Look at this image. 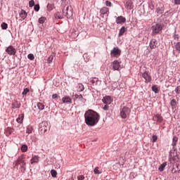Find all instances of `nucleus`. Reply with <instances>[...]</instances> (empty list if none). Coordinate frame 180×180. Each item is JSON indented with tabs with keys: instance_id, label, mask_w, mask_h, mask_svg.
Segmentation results:
<instances>
[{
	"instance_id": "nucleus-1",
	"label": "nucleus",
	"mask_w": 180,
	"mask_h": 180,
	"mask_svg": "<svg viewBox=\"0 0 180 180\" xmlns=\"http://www.w3.org/2000/svg\"><path fill=\"white\" fill-rule=\"evenodd\" d=\"M85 123L87 126H95L98 124V122H99V119H101V116L98 112L89 110L84 113Z\"/></svg>"
},
{
	"instance_id": "nucleus-2",
	"label": "nucleus",
	"mask_w": 180,
	"mask_h": 180,
	"mask_svg": "<svg viewBox=\"0 0 180 180\" xmlns=\"http://www.w3.org/2000/svg\"><path fill=\"white\" fill-rule=\"evenodd\" d=\"M72 7L71 6H65L63 8V14L61 12L58 11L54 14L55 19H63L64 16H66L68 19L72 18Z\"/></svg>"
},
{
	"instance_id": "nucleus-3",
	"label": "nucleus",
	"mask_w": 180,
	"mask_h": 180,
	"mask_svg": "<svg viewBox=\"0 0 180 180\" xmlns=\"http://www.w3.org/2000/svg\"><path fill=\"white\" fill-rule=\"evenodd\" d=\"M121 54H122V51L117 46L114 47L112 50H111L110 51V56L112 58L115 57V58H119Z\"/></svg>"
},
{
	"instance_id": "nucleus-4",
	"label": "nucleus",
	"mask_w": 180,
	"mask_h": 180,
	"mask_svg": "<svg viewBox=\"0 0 180 180\" xmlns=\"http://www.w3.org/2000/svg\"><path fill=\"white\" fill-rule=\"evenodd\" d=\"M129 115H130V108H129V107L124 106L120 110V116L122 119H126Z\"/></svg>"
},
{
	"instance_id": "nucleus-5",
	"label": "nucleus",
	"mask_w": 180,
	"mask_h": 180,
	"mask_svg": "<svg viewBox=\"0 0 180 180\" xmlns=\"http://www.w3.org/2000/svg\"><path fill=\"white\" fill-rule=\"evenodd\" d=\"M151 30H152V34H153V35L158 34V33H160V32H162V26L160 24H156V25L152 26Z\"/></svg>"
},
{
	"instance_id": "nucleus-6",
	"label": "nucleus",
	"mask_w": 180,
	"mask_h": 180,
	"mask_svg": "<svg viewBox=\"0 0 180 180\" xmlns=\"http://www.w3.org/2000/svg\"><path fill=\"white\" fill-rule=\"evenodd\" d=\"M47 126H49V124L46 122H42L39 124V131L41 133V134H44V133L47 131V129H49Z\"/></svg>"
},
{
	"instance_id": "nucleus-7",
	"label": "nucleus",
	"mask_w": 180,
	"mask_h": 180,
	"mask_svg": "<svg viewBox=\"0 0 180 180\" xmlns=\"http://www.w3.org/2000/svg\"><path fill=\"white\" fill-rule=\"evenodd\" d=\"M6 53H7L8 56H15V54H16V49L11 45L6 49Z\"/></svg>"
},
{
	"instance_id": "nucleus-8",
	"label": "nucleus",
	"mask_w": 180,
	"mask_h": 180,
	"mask_svg": "<svg viewBox=\"0 0 180 180\" xmlns=\"http://www.w3.org/2000/svg\"><path fill=\"white\" fill-rule=\"evenodd\" d=\"M153 120L154 122H156L158 124H160V123L164 122V117L160 114H156L153 116Z\"/></svg>"
},
{
	"instance_id": "nucleus-9",
	"label": "nucleus",
	"mask_w": 180,
	"mask_h": 180,
	"mask_svg": "<svg viewBox=\"0 0 180 180\" xmlns=\"http://www.w3.org/2000/svg\"><path fill=\"white\" fill-rule=\"evenodd\" d=\"M142 77L144 78L146 83L148 84V82H151V76L148 75V72L146 71L143 73H142Z\"/></svg>"
},
{
	"instance_id": "nucleus-10",
	"label": "nucleus",
	"mask_w": 180,
	"mask_h": 180,
	"mask_svg": "<svg viewBox=\"0 0 180 180\" xmlns=\"http://www.w3.org/2000/svg\"><path fill=\"white\" fill-rule=\"evenodd\" d=\"M149 46H150V49H157V47H158V46L160 45L158 44V41H157V39H153L150 40Z\"/></svg>"
},
{
	"instance_id": "nucleus-11",
	"label": "nucleus",
	"mask_w": 180,
	"mask_h": 180,
	"mask_svg": "<svg viewBox=\"0 0 180 180\" xmlns=\"http://www.w3.org/2000/svg\"><path fill=\"white\" fill-rule=\"evenodd\" d=\"M112 70L114 71H119V68H120V62L119 60H115L112 63Z\"/></svg>"
},
{
	"instance_id": "nucleus-12",
	"label": "nucleus",
	"mask_w": 180,
	"mask_h": 180,
	"mask_svg": "<svg viewBox=\"0 0 180 180\" xmlns=\"http://www.w3.org/2000/svg\"><path fill=\"white\" fill-rule=\"evenodd\" d=\"M115 22L117 25H123V23H126V18L120 15L116 18Z\"/></svg>"
},
{
	"instance_id": "nucleus-13",
	"label": "nucleus",
	"mask_w": 180,
	"mask_h": 180,
	"mask_svg": "<svg viewBox=\"0 0 180 180\" xmlns=\"http://www.w3.org/2000/svg\"><path fill=\"white\" fill-rule=\"evenodd\" d=\"M25 158H26V156L22 155H20L18 160L15 162V165H20V164H22V162H26V160H25Z\"/></svg>"
},
{
	"instance_id": "nucleus-14",
	"label": "nucleus",
	"mask_w": 180,
	"mask_h": 180,
	"mask_svg": "<svg viewBox=\"0 0 180 180\" xmlns=\"http://www.w3.org/2000/svg\"><path fill=\"white\" fill-rule=\"evenodd\" d=\"M63 103H66L67 105H70V103H72V100L71 99V97L68 96H65L62 98Z\"/></svg>"
},
{
	"instance_id": "nucleus-15",
	"label": "nucleus",
	"mask_w": 180,
	"mask_h": 180,
	"mask_svg": "<svg viewBox=\"0 0 180 180\" xmlns=\"http://www.w3.org/2000/svg\"><path fill=\"white\" fill-rule=\"evenodd\" d=\"M103 102L105 105H110V103H112V98L110 97V96H106L103 97Z\"/></svg>"
},
{
	"instance_id": "nucleus-16",
	"label": "nucleus",
	"mask_w": 180,
	"mask_h": 180,
	"mask_svg": "<svg viewBox=\"0 0 180 180\" xmlns=\"http://www.w3.org/2000/svg\"><path fill=\"white\" fill-rule=\"evenodd\" d=\"M13 131H15V129L12 127H7L5 130V134L7 137H9L12 134Z\"/></svg>"
},
{
	"instance_id": "nucleus-17",
	"label": "nucleus",
	"mask_w": 180,
	"mask_h": 180,
	"mask_svg": "<svg viewBox=\"0 0 180 180\" xmlns=\"http://www.w3.org/2000/svg\"><path fill=\"white\" fill-rule=\"evenodd\" d=\"M124 6L126 9L131 11V9L133 8V2L131 0L127 1V2L124 4Z\"/></svg>"
},
{
	"instance_id": "nucleus-18",
	"label": "nucleus",
	"mask_w": 180,
	"mask_h": 180,
	"mask_svg": "<svg viewBox=\"0 0 180 180\" xmlns=\"http://www.w3.org/2000/svg\"><path fill=\"white\" fill-rule=\"evenodd\" d=\"M73 99L74 101L78 100L82 102V101H84V98L82 94H75V95H73Z\"/></svg>"
},
{
	"instance_id": "nucleus-19",
	"label": "nucleus",
	"mask_w": 180,
	"mask_h": 180,
	"mask_svg": "<svg viewBox=\"0 0 180 180\" xmlns=\"http://www.w3.org/2000/svg\"><path fill=\"white\" fill-rule=\"evenodd\" d=\"M19 108H20V103L17 101H14L12 103V109H19Z\"/></svg>"
},
{
	"instance_id": "nucleus-20",
	"label": "nucleus",
	"mask_w": 180,
	"mask_h": 180,
	"mask_svg": "<svg viewBox=\"0 0 180 180\" xmlns=\"http://www.w3.org/2000/svg\"><path fill=\"white\" fill-rule=\"evenodd\" d=\"M156 13H158V15H162V13H164V7L162 6L157 7Z\"/></svg>"
},
{
	"instance_id": "nucleus-21",
	"label": "nucleus",
	"mask_w": 180,
	"mask_h": 180,
	"mask_svg": "<svg viewBox=\"0 0 180 180\" xmlns=\"http://www.w3.org/2000/svg\"><path fill=\"white\" fill-rule=\"evenodd\" d=\"M20 16L21 19L25 20L26 18H27V13H26L25 11L22 10L21 12L20 13Z\"/></svg>"
},
{
	"instance_id": "nucleus-22",
	"label": "nucleus",
	"mask_w": 180,
	"mask_h": 180,
	"mask_svg": "<svg viewBox=\"0 0 180 180\" xmlns=\"http://www.w3.org/2000/svg\"><path fill=\"white\" fill-rule=\"evenodd\" d=\"M23 119H25V115L20 114V115H19L16 121L18 122V123L22 124V123H23Z\"/></svg>"
},
{
	"instance_id": "nucleus-23",
	"label": "nucleus",
	"mask_w": 180,
	"mask_h": 180,
	"mask_svg": "<svg viewBox=\"0 0 180 180\" xmlns=\"http://www.w3.org/2000/svg\"><path fill=\"white\" fill-rule=\"evenodd\" d=\"M31 164H34L39 162V156L38 155H34L32 156L31 160H30Z\"/></svg>"
},
{
	"instance_id": "nucleus-24",
	"label": "nucleus",
	"mask_w": 180,
	"mask_h": 180,
	"mask_svg": "<svg viewBox=\"0 0 180 180\" xmlns=\"http://www.w3.org/2000/svg\"><path fill=\"white\" fill-rule=\"evenodd\" d=\"M108 12H109V8L108 7H103L100 10V13L101 15H106V13H108Z\"/></svg>"
},
{
	"instance_id": "nucleus-25",
	"label": "nucleus",
	"mask_w": 180,
	"mask_h": 180,
	"mask_svg": "<svg viewBox=\"0 0 180 180\" xmlns=\"http://www.w3.org/2000/svg\"><path fill=\"white\" fill-rule=\"evenodd\" d=\"M77 88L78 92H82V91H84V89H85V87H84V84H82L81 83L77 84Z\"/></svg>"
},
{
	"instance_id": "nucleus-26",
	"label": "nucleus",
	"mask_w": 180,
	"mask_h": 180,
	"mask_svg": "<svg viewBox=\"0 0 180 180\" xmlns=\"http://www.w3.org/2000/svg\"><path fill=\"white\" fill-rule=\"evenodd\" d=\"M26 133L27 134H32L33 133V127L32 126H28L26 129Z\"/></svg>"
},
{
	"instance_id": "nucleus-27",
	"label": "nucleus",
	"mask_w": 180,
	"mask_h": 180,
	"mask_svg": "<svg viewBox=\"0 0 180 180\" xmlns=\"http://www.w3.org/2000/svg\"><path fill=\"white\" fill-rule=\"evenodd\" d=\"M177 143H178V137L174 136L172 139V147H175Z\"/></svg>"
},
{
	"instance_id": "nucleus-28",
	"label": "nucleus",
	"mask_w": 180,
	"mask_h": 180,
	"mask_svg": "<svg viewBox=\"0 0 180 180\" xmlns=\"http://www.w3.org/2000/svg\"><path fill=\"white\" fill-rule=\"evenodd\" d=\"M20 169L22 172H24L25 171H26V162L20 163Z\"/></svg>"
},
{
	"instance_id": "nucleus-29",
	"label": "nucleus",
	"mask_w": 180,
	"mask_h": 180,
	"mask_svg": "<svg viewBox=\"0 0 180 180\" xmlns=\"http://www.w3.org/2000/svg\"><path fill=\"white\" fill-rule=\"evenodd\" d=\"M165 167H167V162H163L159 167V171H160V172H162V171H164V169L165 168Z\"/></svg>"
},
{
	"instance_id": "nucleus-30",
	"label": "nucleus",
	"mask_w": 180,
	"mask_h": 180,
	"mask_svg": "<svg viewBox=\"0 0 180 180\" xmlns=\"http://www.w3.org/2000/svg\"><path fill=\"white\" fill-rule=\"evenodd\" d=\"M94 174L96 175H99L100 174H102V169L99 170V167H96L94 169Z\"/></svg>"
},
{
	"instance_id": "nucleus-31",
	"label": "nucleus",
	"mask_w": 180,
	"mask_h": 180,
	"mask_svg": "<svg viewBox=\"0 0 180 180\" xmlns=\"http://www.w3.org/2000/svg\"><path fill=\"white\" fill-rule=\"evenodd\" d=\"M46 20H47V18L46 17H41L40 18H39L38 22L41 25H43V23H44V22H46Z\"/></svg>"
},
{
	"instance_id": "nucleus-32",
	"label": "nucleus",
	"mask_w": 180,
	"mask_h": 180,
	"mask_svg": "<svg viewBox=\"0 0 180 180\" xmlns=\"http://www.w3.org/2000/svg\"><path fill=\"white\" fill-rule=\"evenodd\" d=\"M37 108L39 110H44L45 105L41 103H37Z\"/></svg>"
},
{
	"instance_id": "nucleus-33",
	"label": "nucleus",
	"mask_w": 180,
	"mask_h": 180,
	"mask_svg": "<svg viewBox=\"0 0 180 180\" xmlns=\"http://www.w3.org/2000/svg\"><path fill=\"white\" fill-rule=\"evenodd\" d=\"M124 32H126V27L123 26L120 30L119 36H123V34H124Z\"/></svg>"
},
{
	"instance_id": "nucleus-34",
	"label": "nucleus",
	"mask_w": 180,
	"mask_h": 180,
	"mask_svg": "<svg viewBox=\"0 0 180 180\" xmlns=\"http://www.w3.org/2000/svg\"><path fill=\"white\" fill-rule=\"evenodd\" d=\"M98 81H99V79H98V77H94L92 79H91V83L93 85H96L98 84Z\"/></svg>"
},
{
	"instance_id": "nucleus-35",
	"label": "nucleus",
	"mask_w": 180,
	"mask_h": 180,
	"mask_svg": "<svg viewBox=\"0 0 180 180\" xmlns=\"http://www.w3.org/2000/svg\"><path fill=\"white\" fill-rule=\"evenodd\" d=\"M21 151L22 153H26L27 151V145H22L21 146Z\"/></svg>"
},
{
	"instance_id": "nucleus-36",
	"label": "nucleus",
	"mask_w": 180,
	"mask_h": 180,
	"mask_svg": "<svg viewBox=\"0 0 180 180\" xmlns=\"http://www.w3.org/2000/svg\"><path fill=\"white\" fill-rule=\"evenodd\" d=\"M1 27L3 29V30H6L8 29V24H6V22H3Z\"/></svg>"
},
{
	"instance_id": "nucleus-37",
	"label": "nucleus",
	"mask_w": 180,
	"mask_h": 180,
	"mask_svg": "<svg viewBox=\"0 0 180 180\" xmlns=\"http://www.w3.org/2000/svg\"><path fill=\"white\" fill-rule=\"evenodd\" d=\"M152 91H153V92H155V94H158V86H157V85L153 86Z\"/></svg>"
},
{
	"instance_id": "nucleus-38",
	"label": "nucleus",
	"mask_w": 180,
	"mask_h": 180,
	"mask_svg": "<svg viewBox=\"0 0 180 180\" xmlns=\"http://www.w3.org/2000/svg\"><path fill=\"white\" fill-rule=\"evenodd\" d=\"M30 89H29L28 88L24 89V91H22V95L23 96L27 95V94H28V92H30Z\"/></svg>"
},
{
	"instance_id": "nucleus-39",
	"label": "nucleus",
	"mask_w": 180,
	"mask_h": 180,
	"mask_svg": "<svg viewBox=\"0 0 180 180\" xmlns=\"http://www.w3.org/2000/svg\"><path fill=\"white\" fill-rule=\"evenodd\" d=\"M170 105L171 106H172L173 108H175V106H176V100L175 99H172L170 102Z\"/></svg>"
},
{
	"instance_id": "nucleus-40",
	"label": "nucleus",
	"mask_w": 180,
	"mask_h": 180,
	"mask_svg": "<svg viewBox=\"0 0 180 180\" xmlns=\"http://www.w3.org/2000/svg\"><path fill=\"white\" fill-rule=\"evenodd\" d=\"M51 175L53 176V178H56V176H57V171L52 169L51 171Z\"/></svg>"
},
{
	"instance_id": "nucleus-41",
	"label": "nucleus",
	"mask_w": 180,
	"mask_h": 180,
	"mask_svg": "<svg viewBox=\"0 0 180 180\" xmlns=\"http://www.w3.org/2000/svg\"><path fill=\"white\" fill-rule=\"evenodd\" d=\"M54 58V56L51 55L49 56V57L48 58V63L50 64L53 62V60Z\"/></svg>"
},
{
	"instance_id": "nucleus-42",
	"label": "nucleus",
	"mask_w": 180,
	"mask_h": 180,
	"mask_svg": "<svg viewBox=\"0 0 180 180\" xmlns=\"http://www.w3.org/2000/svg\"><path fill=\"white\" fill-rule=\"evenodd\" d=\"M34 10L36 11V12H39V11H40V5L39 4H36L34 7Z\"/></svg>"
},
{
	"instance_id": "nucleus-43",
	"label": "nucleus",
	"mask_w": 180,
	"mask_h": 180,
	"mask_svg": "<svg viewBox=\"0 0 180 180\" xmlns=\"http://www.w3.org/2000/svg\"><path fill=\"white\" fill-rule=\"evenodd\" d=\"M46 8H47V10L49 11V12L53 11V5L52 4H48Z\"/></svg>"
},
{
	"instance_id": "nucleus-44",
	"label": "nucleus",
	"mask_w": 180,
	"mask_h": 180,
	"mask_svg": "<svg viewBox=\"0 0 180 180\" xmlns=\"http://www.w3.org/2000/svg\"><path fill=\"white\" fill-rule=\"evenodd\" d=\"M157 140H158V137L157 136V135H153V136H152L153 143H155V141H157Z\"/></svg>"
},
{
	"instance_id": "nucleus-45",
	"label": "nucleus",
	"mask_w": 180,
	"mask_h": 180,
	"mask_svg": "<svg viewBox=\"0 0 180 180\" xmlns=\"http://www.w3.org/2000/svg\"><path fill=\"white\" fill-rule=\"evenodd\" d=\"M29 6H30V8H33V6H34V0L30 1Z\"/></svg>"
},
{
	"instance_id": "nucleus-46",
	"label": "nucleus",
	"mask_w": 180,
	"mask_h": 180,
	"mask_svg": "<svg viewBox=\"0 0 180 180\" xmlns=\"http://www.w3.org/2000/svg\"><path fill=\"white\" fill-rule=\"evenodd\" d=\"M175 49L177 51H180V42H177L176 44Z\"/></svg>"
},
{
	"instance_id": "nucleus-47",
	"label": "nucleus",
	"mask_w": 180,
	"mask_h": 180,
	"mask_svg": "<svg viewBox=\"0 0 180 180\" xmlns=\"http://www.w3.org/2000/svg\"><path fill=\"white\" fill-rule=\"evenodd\" d=\"M27 58H29V60H34V55L30 53L27 56Z\"/></svg>"
},
{
	"instance_id": "nucleus-48",
	"label": "nucleus",
	"mask_w": 180,
	"mask_h": 180,
	"mask_svg": "<svg viewBox=\"0 0 180 180\" xmlns=\"http://www.w3.org/2000/svg\"><path fill=\"white\" fill-rule=\"evenodd\" d=\"M175 92L176 94H177L178 95L180 94V86H178L176 89H175Z\"/></svg>"
},
{
	"instance_id": "nucleus-49",
	"label": "nucleus",
	"mask_w": 180,
	"mask_h": 180,
	"mask_svg": "<svg viewBox=\"0 0 180 180\" xmlns=\"http://www.w3.org/2000/svg\"><path fill=\"white\" fill-rule=\"evenodd\" d=\"M105 5H106V6H112V2L109 1H106Z\"/></svg>"
},
{
	"instance_id": "nucleus-50",
	"label": "nucleus",
	"mask_w": 180,
	"mask_h": 180,
	"mask_svg": "<svg viewBox=\"0 0 180 180\" xmlns=\"http://www.w3.org/2000/svg\"><path fill=\"white\" fill-rule=\"evenodd\" d=\"M78 180H84L85 179V176H84L83 175H80L77 177Z\"/></svg>"
},
{
	"instance_id": "nucleus-51",
	"label": "nucleus",
	"mask_w": 180,
	"mask_h": 180,
	"mask_svg": "<svg viewBox=\"0 0 180 180\" xmlns=\"http://www.w3.org/2000/svg\"><path fill=\"white\" fill-rule=\"evenodd\" d=\"M174 168L176 169L177 172H179V171H180V165H176V167Z\"/></svg>"
},
{
	"instance_id": "nucleus-52",
	"label": "nucleus",
	"mask_w": 180,
	"mask_h": 180,
	"mask_svg": "<svg viewBox=\"0 0 180 180\" xmlns=\"http://www.w3.org/2000/svg\"><path fill=\"white\" fill-rule=\"evenodd\" d=\"M172 172V174H176V172H178V170H176V169L175 167H173Z\"/></svg>"
},
{
	"instance_id": "nucleus-53",
	"label": "nucleus",
	"mask_w": 180,
	"mask_h": 180,
	"mask_svg": "<svg viewBox=\"0 0 180 180\" xmlns=\"http://www.w3.org/2000/svg\"><path fill=\"white\" fill-rule=\"evenodd\" d=\"M174 4L175 5H180V0H175Z\"/></svg>"
},
{
	"instance_id": "nucleus-54",
	"label": "nucleus",
	"mask_w": 180,
	"mask_h": 180,
	"mask_svg": "<svg viewBox=\"0 0 180 180\" xmlns=\"http://www.w3.org/2000/svg\"><path fill=\"white\" fill-rule=\"evenodd\" d=\"M52 98H53V99H57V98H58V95H57V94H53V95L52 96Z\"/></svg>"
},
{
	"instance_id": "nucleus-55",
	"label": "nucleus",
	"mask_w": 180,
	"mask_h": 180,
	"mask_svg": "<svg viewBox=\"0 0 180 180\" xmlns=\"http://www.w3.org/2000/svg\"><path fill=\"white\" fill-rule=\"evenodd\" d=\"M109 109V105H105L104 107H103V110H108Z\"/></svg>"
},
{
	"instance_id": "nucleus-56",
	"label": "nucleus",
	"mask_w": 180,
	"mask_h": 180,
	"mask_svg": "<svg viewBox=\"0 0 180 180\" xmlns=\"http://www.w3.org/2000/svg\"><path fill=\"white\" fill-rule=\"evenodd\" d=\"M149 8L151 9V11H154V6L153 4L150 5Z\"/></svg>"
},
{
	"instance_id": "nucleus-57",
	"label": "nucleus",
	"mask_w": 180,
	"mask_h": 180,
	"mask_svg": "<svg viewBox=\"0 0 180 180\" xmlns=\"http://www.w3.org/2000/svg\"><path fill=\"white\" fill-rule=\"evenodd\" d=\"M178 39H179V36L178 34H175L174 35V39L175 40H176V39L178 40Z\"/></svg>"
}]
</instances>
